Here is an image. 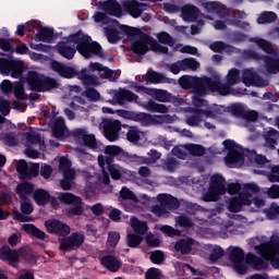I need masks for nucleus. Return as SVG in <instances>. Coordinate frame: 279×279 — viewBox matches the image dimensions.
<instances>
[{"instance_id": "1", "label": "nucleus", "mask_w": 279, "mask_h": 279, "mask_svg": "<svg viewBox=\"0 0 279 279\" xmlns=\"http://www.w3.org/2000/svg\"><path fill=\"white\" fill-rule=\"evenodd\" d=\"M57 51L59 56L65 58V60H73L77 51L86 59L93 58V56L104 58L101 45L97 41H93V38L82 31L69 35L66 41H59L57 44Z\"/></svg>"}, {"instance_id": "2", "label": "nucleus", "mask_w": 279, "mask_h": 279, "mask_svg": "<svg viewBox=\"0 0 279 279\" xmlns=\"http://www.w3.org/2000/svg\"><path fill=\"white\" fill-rule=\"evenodd\" d=\"M60 202L61 204L69 206L66 209L68 217H80L84 215V202L82 201V197L70 192H61L58 198L50 195L48 204H50L53 210H59Z\"/></svg>"}, {"instance_id": "3", "label": "nucleus", "mask_w": 279, "mask_h": 279, "mask_svg": "<svg viewBox=\"0 0 279 279\" xmlns=\"http://www.w3.org/2000/svg\"><path fill=\"white\" fill-rule=\"evenodd\" d=\"M119 29L123 32L125 36L129 38H136L138 37L137 40H135L131 45V49L135 56H145L147 51H151V43L154 37L149 36L147 33L143 32L141 28L128 26V25H120Z\"/></svg>"}, {"instance_id": "4", "label": "nucleus", "mask_w": 279, "mask_h": 279, "mask_svg": "<svg viewBox=\"0 0 279 279\" xmlns=\"http://www.w3.org/2000/svg\"><path fill=\"white\" fill-rule=\"evenodd\" d=\"M98 10H102L104 12L97 11L93 15V19L96 23H102V25H114V23H119V21L112 20L108 17V15L116 16L117 19H121V16H123V9L117 0L99 1Z\"/></svg>"}, {"instance_id": "5", "label": "nucleus", "mask_w": 279, "mask_h": 279, "mask_svg": "<svg viewBox=\"0 0 279 279\" xmlns=\"http://www.w3.org/2000/svg\"><path fill=\"white\" fill-rule=\"evenodd\" d=\"M257 254L279 269V236L272 235L268 242L255 246Z\"/></svg>"}, {"instance_id": "6", "label": "nucleus", "mask_w": 279, "mask_h": 279, "mask_svg": "<svg viewBox=\"0 0 279 279\" xmlns=\"http://www.w3.org/2000/svg\"><path fill=\"white\" fill-rule=\"evenodd\" d=\"M220 195H226V178L221 174H214L203 202H219Z\"/></svg>"}, {"instance_id": "7", "label": "nucleus", "mask_w": 279, "mask_h": 279, "mask_svg": "<svg viewBox=\"0 0 279 279\" xmlns=\"http://www.w3.org/2000/svg\"><path fill=\"white\" fill-rule=\"evenodd\" d=\"M208 83V76H204L202 78L197 76L191 75H182L179 78V85L183 90H194L196 95H204L206 94V86Z\"/></svg>"}, {"instance_id": "8", "label": "nucleus", "mask_w": 279, "mask_h": 279, "mask_svg": "<svg viewBox=\"0 0 279 279\" xmlns=\"http://www.w3.org/2000/svg\"><path fill=\"white\" fill-rule=\"evenodd\" d=\"M229 260L232 264L235 274H239L240 276H245V274H247V266H245V252L243 248L239 246L233 247L229 254Z\"/></svg>"}, {"instance_id": "9", "label": "nucleus", "mask_w": 279, "mask_h": 279, "mask_svg": "<svg viewBox=\"0 0 279 279\" xmlns=\"http://www.w3.org/2000/svg\"><path fill=\"white\" fill-rule=\"evenodd\" d=\"M86 236L81 232H73L70 236L62 238L59 240L60 250L62 252H73V250H80L84 245Z\"/></svg>"}, {"instance_id": "10", "label": "nucleus", "mask_w": 279, "mask_h": 279, "mask_svg": "<svg viewBox=\"0 0 279 279\" xmlns=\"http://www.w3.org/2000/svg\"><path fill=\"white\" fill-rule=\"evenodd\" d=\"M0 73L2 75L11 74V77L19 80L23 75V65L19 61L0 58Z\"/></svg>"}, {"instance_id": "11", "label": "nucleus", "mask_w": 279, "mask_h": 279, "mask_svg": "<svg viewBox=\"0 0 279 279\" xmlns=\"http://www.w3.org/2000/svg\"><path fill=\"white\" fill-rule=\"evenodd\" d=\"M119 132H121V121L113 119L102 120V134L107 141L110 143L119 141Z\"/></svg>"}, {"instance_id": "12", "label": "nucleus", "mask_w": 279, "mask_h": 279, "mask_svg": "<svg viewBox=\"0 0 279 279\" xmlns=\"http://www.w3.org/2000/svg\"><path fill=\"white\" fill-rule=\"evenodd\" d=\"M50 69L64 80H73V77H80V71H77L75 68L65 65L56 60L50 62Z\"/></svg>"}, {"instance_id": "13", "label": "nucleus", "mask_w": 279, "mask_h": 279, "mask_svg": "<svg viewBox=\"0 0 279 279\" xmlns=\"http://www.w3.org/2000/svg\"><path fill=\"white\" fill-rule=\"evenodd\" d=\"M20 210L21 211H19L16 207L13 208V219L15 221H20L21 223H25L29 221V217L25 215H32V213H34V204L29 202V198L21 199Z\"/></svg>"}, {"instance_id": "14", "label": "nucleus", "mask_w": 279, "mask_h": 279, "mask_svg": "<svg viewBox=\"0 0 279 279\" xmlns=\"http://www.w3.org/2000/svg\"><path fill=\"white\" fill-rule=\"evenodd\" d=\"M207 86H206V93L210 90L211 93H218L222 97H227V95H232L234 89H232L233 85H230L227 83L221 84V81L219 80H213L211 77H207Z\"/></svg>"}, {"instance_id": "15", "label": "nucleus", "mask_w": 279, "mask_h": 279, "mask_svg": "<svg viewBox=\"0 0 279 279\" xmlns=\"http://www.w3.org/2000/svg\"><path fill=\"white\" fill-rule=\"evenodd\" d=\"M45 226L50 234H57V236H69L71 234V227L58 219L46 220Z\"/></svg>"}, {"instance_id": "16", "label": "nucleus", "mask_w": 279, "mask_h": 279, "mask_svg": "<svg viewBox=\"0 0 279 279\" xmlns=\"http://www.w3.org/2000/svg\"><path fill=\"white\" fill-rule=\"evenodd\" d=\"M119 117H123V119H129V121H136L137 123H142V125H150L154 118L151 114L145 112H134L128 110H119Z\"/></svg>"}, {"instance_id": "17", "label": "nucleus", "mask_w": 279, "mask_h": 279, "mask_svg": "<svg viewBox=\"0 0 279 279\" xmlns=\"http://www.w3.org/2000/svg\"><path fill=\"white\" fill-rule=\"evenodd\" d=\"M0 260H8L11 267H16L21 263V250H11L8 245L1 246Z\"/></svg>"}, {"instance_id": "18", "label": "nucleus", "mask_w": 279, "mask_h": 279, "mask_svg": "<svg viewBox=\"0 0 279 279\" xmlns=\"http://www.w3.org/2000/svg\"><path fill=\"white\" fill-rule=\"evenodd\" d=\"M113 99L119 106H125L128 101L130 104L138 101V95L134 94V92L130 89L120 88L118 92L114 93Z\"/></svg>"}, {"instance_id": "19", "label": "nucleus", "mask_w": 279, "mask_h": 279, "mask_svg": "<svg viewBox=\"0 0 279 279\" xmlns=\"http://www.w3.org/2000/svg\"><path fill=\"white\" fill-rule=\"evenodd\" d=\"M269 260L267 258L258 257L254 253H247L245 256L246 265H251L256 271H263L269 268Z\"/></svg>"}, {"instance_id": "20", "label": "nucleus", "mask_w": 279, "mask_h": 279, "mask_svg": "<svg viewBox=\"0 0 279 279\" xmlns=\"http://www.w3.org/2000/svg\"><path fill=\"white\" fill-rule=\"evenodd\" d=\"M100 265L108 271H111V274H117L123 266V263L114 255H105L100 259Z\"/></svg>"}, {"instance_id": "21", "label": "nucleus", "mask_w": 279, "mask_h": 279, "mask_svg": "<svg viewBox=\"0 0 279 279\" xmlns=\"http://www.w3.org/2000/svg\"><path fill=\"white\" fill-rule=\"evenodd\" d=\"M44 77L45 74L38 73L36 71H28L26 75V82L29 86V89L34 93H40Z\"/></svg>"}, {"instance_id": "22", "label": "nucleus", "mask_w": 279, "mask_h": 279, "mask_svg": "<svg viewBox=\"0 0 279 279\" xmlns=\"http://www.w3.org/2000/svg\"><path fill=\"white\" fill-rule=\"evenodd\" d=\"M242 82L244 86H264L263 82L265 81L258 73L252 70H244L242 72Z\"/></svg>"}, {"instance_id": "23", "label": "nucleus", "mask_w": 279, "mask_h": 279, "mask_svg": "<svg viewBox=\"0 0 279 279\" xmlns=\"http://www.w3.org/2000/svg\"><path fill=\"white\" fill-rule=\"evenodd\" d=\"M252 201L246 199L245 194H239L238 197L231 198L228 209L230 213H241L243 206H251Z\"/></svg>"}, {"instance_id": "24", "label": "nucleus", "mask_w": 279, "mask_h": 279, "mask_svg": "<svg viewBox=\"0 0 279 279\" xmlns=\"http://www.w3.org/2000/svg\"><path fill=\"white\" fill-rule=\"evenodd\" d=\"M181 16L186 23H195L199 16V8L186 4L181 9Z\"/></svg>"}, {"instance_id": "25", "label": "nucleus", "mask_w": 279, "mask_h": 279, "mask_svg": "<svg viewBox=\"0 0 279 279\" xmlns=\"http://www.w3.org/2000/svg\"><path fill=\"white\" fill-rule=\"evenodd\" d=\"M195 240L193 238L180 239L174 244V250L182 256H186L190 252H193Z\"/></svg>"}, {"instance_id": "26", "label": "nucleus", "mask_w": 279, "mask_h": 279, "mask_svg": "<svg viewBox=\"0 0 279 279\" xmlns=\"http://www.w3.org/2000/svg\"><path fill=\"white\" fill-rule=\"evenodd\" d=\"M157 202L162 204L168 210H178L180 208V201L171 194H158Z\"/></svg>"}, {"instance_id": "27", "label": "nucleus", "mask_w": 279, "mask_h": 279, "mask_svg": "<svg viewBox=\"0 0 279 279\" xmlns=\"http://www.w3.org/2000/svg\"><path fill=\"white\" fill-rule=\"evenodd\" d=\"M122 5L125 12H128L133 19H138L143 14V5L136 0L125 1Z\"/></svg>"}, {"instance_id": "28", "label": "nucleus", "mask_w": 279, "mask_h": 279, "mask_svg": "<svg viewBox=\"0 0 279 279\" xmlns=\"http://www.w3.org/2000/svg\"><path fill=\"white\" fill-rule=\"evenodd\" d=\"M245 160V153L243 151V147L238 146L235 149L230 150L226 158L225 161L228 165H236V162H243Z\"/></svg>"}, {"instance_id": "29", "label": "nucleus", "mask_w": 279, "mask_h": 279, "mask_svg": "<svg viewBox=\"0 0 279 279\" xmlns=\"http://www.w3.org/2000/svg\"><path fill=\"white\" fill-rule=\"evenodd\" d=\"M78 80H81L84 86H99V77L88 73L87 68H83L78 72Z\"/></svg>"}, {"instance_id": "30", "label": "nucleus", "mask_w": 279, "mask_h": 279, "mask_svg": "<svg viewBox=\"0 0 279 279\" xmlns=\"http://www.w3.org/2000/svg\"><path fill=\"white\" fill-rule=\"evenodd\" d=\"M33 199L37 206H47L49 199H51V194L47 190L37 189L35 190V193H33Z\"/></svg>"}, {"instance_id": "31", "label": "nucleus", "mask_w": 279, "mask_h": 279, "mask_svg": "<svg viewBox=\"0 0 279 279\" xmlns=\"http://www.w3.org/2000/svg\"><path fill=\"white\" fill-rule=\"evenodd\" d=\"M16 195H19L20 199H28L27 196L35 193L34 183L22 182L16 185L15 189Z\"/></svg>"}, {"instance_id": "32", "label": "nucleus", "mask_w": 279, "mask_h": 279, "mask_svg": "<svg viewBox=\"0 0 279 279\" xmlns=\"http://www.w3.org/2000/svg\"><path fill=\"white\" fill-rule=\"evenodd\" d=\"M191 112L192 114L185 118L186 125H189L190 128H199L202 121H204V118L202 116V112L199 111V108H192Z\"/></svg>"}, {"instance_id": "33", "label": "nucleus", "mask_w": 279, "mask_h": 279, "mask_svg": "<svg viewBox=\"0 0 279 279\" xmlns=\"http://www.w3.org/2000/svg\"><path fill=\"white\" fill-rule=\"evenodd\" d=\"M22 229L26 234H31L32 236H35V239H39V241H45V239H47V233L38 229L34 223H25L22 226Z\"/></svg>"}, {"instance_id": "34", "label": "nucleus", "mask_w": 279, "mask_h": 279, "mask_svg": "<svg viewBox=\"0 0 279 279\" xmlns=\"http://www.w3.org/2000/svg\"><path fill=\"white\" fill-rule=\"evenodd\" d=\"M131 228L140 236H144V234H147V230H149L147 221H141L136 217L131 218Z\"/></svg>"}, {"instance_id": "35", "label": "nucleus", "mask_w": 279, "mask_h": 279, "mask_svg": "<svg viewBox=\"0 0 279 279\" xmlns=\"http://www.w3.org/2000/svg\"><path fill=\"white\" fill-rule=\"evenodd\" d=\"M66 130V123L64 122V118L59 117L54 120L52 125V135L54 138H62L64 136V131Z\"/></svg>"}, {"instance_id": "36", "label": "nucleus", "mask_w": 279, "mask_h": 279, "mask_svg": "<svg viewBox=\"0 0 279 279\" xmlns=\"http://www.w3.org/2000/svg\"><path fill=\"white\" fill-rule=\"evenodd\" d=\"M38 43H51L53 40V28L41 27L35 35Z\"/></svg>"}, {"instance_id": "37", "label": "nucleus", "mask_w": 279, "mask_h": 279, "mask_svg": "<svg viewBox=\"0 0 279 279\" xmlns=\"http://www.w3.org/2000/svg\"><path fill=\"white\" fill-rule=\"evenodd\" d=\"M122 128L128 129L126 141H129V143H133V145H136V143L141 141V135L143 134V132H141V130H138L137 126H130L123 124Z\"/></svg>"}, {"instance_id": "38", "label": "nucleus", "mask_w": 279, "mask_h": 279, "mask_svg": "<svg viewBox=\"0 0 279 279\" xmlns=\"http://www.w3.org/2000/svg\"><path fill=\"white\" fill-rule=\"evenodd\" d=\"M278 21V14L274 11H263L257 17L258 25H267L276 23Z\"/></svg>"}, {"instance_id": "39", "label": "nucleus", "mask_w": 279, "mask_h": 279, "mask_svg": "<svg viewBox=\"0 0 279 279\" xmlns=\"http://www.w3.org/2000/svg\"><path fill=\"white\" fill-rule=\"evenodd\" d=\"M58 86H60V84L56 78L44 75V80L41 81V87L39 89V93H50V90L58 88Z\"/></svg>"}, {"instance_id": "40", "label": "nucleus", "mask_w": 279, "mask_h": 279, "mask_svg": "<svg viewBox=\"0 0 279 279\" xmlns=\"http://www.w3.org/2000/svg\"><path fill=\"white\" fill-rule=\"evenodd\" d=\"M264 63H265L267 73H271L272 75H276V73H279V58L276 59L274 57L266 56Z\"/></svg>"}, {"instance_id": "41", "label": "nucleus", "mask_w": 279, "mask_h": 279, "mask_svg": "<svg viewBox=\"0 0 279 279\" xmlns=\"http://www.w3.org/2000/svg\"><path fill=\"white\" fill-rule=\"evenodd\" d=\"M105 34L107 36L108 41L111 45H117V43H119V40H121V34H123V32L117 28H112V27H105L104 28Z\"/></svg>"}, {"instance_id": "42", "label": "nucleus", "mask_w": 279, "mask_h": 279, "mask_svg": "<svg viewBox=\"0 0 279 279\" xmlns=\"http://www.w3.org/2000/svg\"><path fill=\"white\" fill-rule=\"evenodd\" d=\"M226 82L231 86H236V84L241 83V71L236 68H232L229 70Z\"/></svg>"}, {"instance_id": "43", "label": "nucleus", "mask_w": 279, "mask_h": 279, "mask_svg": "<svg viewBox=\"0 0 279 279\" xmlns=\"http://www.w3.org/2000/svg\"><path fill=\"white\" fill-rule=\"evenodd\" d=\"M181 66L182 71H197L199 69L201 64L199 61L195 58H185L181 60Z\"/></svg>"}, {"instance_id": "44", "label": "nucleus", "mask_w": 279, "mask_h": 279, "mask_svg": "<svg viewBox=\"0 0 279 279\" xmlns=\"http://www.w3.org/2000/svg\"><path fill=\"white\" fill-rule=\"evenodd\" d=\"M256 193H260V187H258L256 183H251V184H246L244 186V190L240 194L244 195V197L248 199L252 204V199H254L253 195Z\"/></svg>"}, {"instance_id": "45", "label": "nucleus", "mask_w": 279, "mask_h": 279, "mask_svg": "<svg viewBox=\"0 0 279 279\" xmlns=\"http://www.w3.org/2000/svg\"><path fill=\"white\" fill-rule=\"evenodd\" d=\"M146 109L148 110V112H160L161 114L169 112V108L167 106L158 104L154 100H149L146 104Z\"/></svg>"}, {"instance_id": "46", "label": "nucleus", "mask_w": 279, "mask_h": 279, "mask_svg": "<svg viewBox=\"0 0 279 279\" xmlns=\"http://www.w3.org/2000/svg\"><path fill=\"white\" fill-rule=\"evenodd\" d=\"M254 162L259 169H266L267 171H270L271 173V161L267 159V156L265 155H255Z\"/></svg>"}, {"instance_id": "47", "label": "nucleus", "mask_w": 279, "mask_h": 279, "mask_svg": "<svg viewBox=\"0 0 279 279\" xmlns=\"http://www.w3.org/2000/svg\"><path fill=\"white\" fill-rule=\"evenodd\" d=\"M16 172L21 180H27V173L29 171V166L25 159H20L15 165Z\"/></svg>"}, {"instance_id": "48", "label": "nucleus", "mask_w": 279, "mask_h": 279, "mask_svg": "<svg viewBox=\"0 0 279 279\" xmlns=\"http://www.w3.org/2000/svg\"><path fill=\"white\" fill-rule=\"evenodd\" d=\"M254 43L264 51L265 53H268V56H272L274 53V45H271L270 41L263 38H255Z\"/></svg>"}, {"instance_id": "49", "label": "nucleus", "mask_w": 279, "mask_h": 279, "mask_svg": "<svg viewBox=\"0 0 279 279\" xmlns=\"http://www.w3.org/2000/svg\"><path fill=\"white\" fill-rule=\"evenodd\" d=\"M100 77L108 80L109 82H117L121 77V72L119 70L114 71L109 68H104Z\"/></svg>"}, {"instance_id": "50", "label": "nucleus", "mask_w": 279, "mask_h": 279, "mask_svg": "<svg viewBox=\"0 0 279 279\" xmlns=\"http://www.w3.org/2000/svg\"><path fill=\"white\" fill-rule=\"evenodd\" d=\"M243 57L245 60H254L255 62H265L267 54H260L256 50L248 49L244 50Z\"/></svg>"}, {"instance_id": "51", "label": "nucleus", "mask_w": 279, "mask_h": 279, "mask_svg": "<svg viewBox=\"0 0 279 279\" xmlns=\"http://www.w3.org/2000/svg\"><path fill=\"white\" fill-rule=\"evenodd\" d=\"M147 82H150V84H162L167 77L165 74L156 71L147 72L146 74Z\"/></svg>"}, {"instance_id": "52", "label": "nucleus", "mask_w": 279, "mask_h": 279, "mask_svg": "<svg viewBox=\"0 0 279 279\" xmlns=\"http://www.w3.org/2000/svg\"><path fill=\"white\" fill-rule=\"evenodd\" d=\"M228 112L233 114V117H238V119H243L245 114V107L242 104H233L227 108Z\"/></svg>"}, {"instance_id": "53", "label": "nucleus", "mask_w": 279, "mask_h": 279, "mask_svg": "<svg viewBox=\"0 0 279 279\" xmlns=\"http://www.w3.org/2000/svg\"><path fill=\"white\" fill-rule=\"evenodd\" d=\"M83 145L85 147H88L89 149L97 150L99 149V144L97 143V138L95 137V134H86L83 138Z\"/></svg>"}, {"instance_id": "54", "label": "nucleus", "mask_w": 279, "mask_h": 279, "mask_svg": "<svg viewBox=\"0 0 279 279\" xmlns=\"http://www.w3.org/2000/svg\"><path fill=\"white\" fill-rule=\"evenodd\" d=\"M126 243L129 247H140L141 243H143V235H138L136 233H128Z\"/></svg>"}, {"instance_id": "55", "label": "nucleus", "mask_w": 279, "mask_h": 279, "mask_svg": "<svg viewBox=\"0 0 279 279\" xmlns=\"http://www.w3.org/2000/svg\"><path fill=\"white\" fill-rule=\"evenodd\" d=\"M202 7L209 14H220V12H221V7H219V3L215 2V1L203 2Z\"/></svg>"}, {"instance_id": "56", "label": "nucleus", "mask_w": 279, "mask_h": 279, "mask_svg": "<svg viewBox=\"0 0 279 279\" xmlns=\"http://www.w3.org/2000/svg\"><path fill=\"white\" fill-rule=\"evenodd\" d=\"M13 95H14L15 99H17L20 101H24V99L29 98V97H27V94H25V87L21 83H17L16 85H14Z\"/></svg>"}, {"instance_id": "57", "label": "nucleus", "mask_w": 279, "mask_h": 279, "mask_svg": "<svg viewBox=\"0 0 279 279\" xmlns=\"http://www.w3.org/2000/svg\"><path fill=\"white\" fill-rule=\"evenodd\" d=\"M12 43H14V39L1 37L0 38L1 51H4L5 53H14V49L12 48Z\"/></svg>"}, {"instance_id": "58", "label": "nucleus", "mask_w": 279, "mask_h": 279, "mask_svg": "<svg viewBox=\"0 0 279 279\" xmlns=\"http://www.w3.org/2000/svg\"><path fill=\"white\" fill-rule=\"evenodd\" d=\"M177 223L180 228H194L195 222H193V218L189 216L181 215L177 218Z\"/></svg>"}, {"instance_id": "59", "label": "nucleus", "mask_w": 279, "mask_h": 279, "mask_svg": "<svg viewBox=\"0 0 279 279\" xmlns=\"http://www.w3.org/2000/svg\"><path fill=\"white\" fill-rule=\"evenodd\" d=\"M157 38L161 45H169L170 47H173V45H175L173 37H171L170 34L167 32L159 33L157 35Z\"/></svg>"}, {"instance_id": "60", "label": "nucleus", "mask_w": 279, "mask_h": 279, "mask_svg": "<svg viewBox=\"0 0 279 279\" xmlns=\"http://www.w3.org/2000/svg\"><path fill=\"white\" fill-rule=\"evenodd\" d=\"M225 255L226 252H223V248H221V246H216L209 254V260L211 263H217V260H219V258H223Z\"/></svg>"}, {"instance_id": "61", "label": "nucleus", "mask_w": 279, "mask_h": 279, "mask_svg": "<svg viewBox=\"0 0 279 279\" xmlns=\"http://www.w3.org/2000/svg\"><path fill=\"white\" fill-rule=\"evenodd\" d=\"M160 232H162L163 234H166V236H179L180 235V231H178V229L169 226V225H162L161 227H159Z\"/></svg>"}, {"instance_id": "62", "label": "nucleus", "mask_w": 279, "mask_h": 279, "mask_svg": "<svg viewBox=\"0 0 279 279\" xmlns=\"http://www.w3.org/2000/svg\"><path fill=\"white\" fill-rule=\"evenodd\" d=\"M121 240V235L119 232L111 231L108 234L107 245L109 247H117L119 245V241Z\"/></svg>"}, {"instance_id": "63", "label": "nucleus", "mask_w": 279, "mask_h": 279, "mask_svg": "<svg viewBox=\"0 0 279 279\" xmlns=\"http://www.w3.org/2000/svg\"><path fill=\"white\" fill-rule=\"evenodd\" d=\"M26 142L31 145H40V143H43V137L36 132H28L26 133Z\"/></svg>"}, {"instance_id": "64", "label": "nucleus", "mask_w": 279, "mask_h": 279, "mask_svg": "<svg viewBox=\"0 0 279 279\" xmlns=\"http://www.w3.org/2000/svg\"><path fill=\"white\" fill-rule=\"evenodd\" d=\"M146 245L148 247H160V239L156 238L154 233L146 235Z\"/></svg>"}]
</instances>
